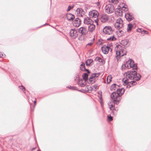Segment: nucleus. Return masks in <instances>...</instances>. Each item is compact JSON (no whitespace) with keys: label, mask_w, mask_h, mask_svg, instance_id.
Listing matches in <instances>:
<instances>
[{"label":"nucleus","mask_w":151,"mask_h":151,"mask_svg":"<svg viewBox=\"0 0 151 151\" xmlns=\"http://www.w3.org/2000/svg\"><path fill=\"white\" fill-rule=\"evenodd\" d=\"M137 70H133L132 71H128L124 74V78L123 79L124 85L130 83L132 85L136 84V82L134 81H130L129 80H134L138 81L140 80L141 76L139 74H137L136 71Z\"/></svg>","instance_id":"obj_1"},{"label":"nucleus","mask_w":151,"mask_h":151,"mask_svg":"<svg viewBox=\"0 0 151 151\" xmlns=\"http://www.w3.org/2000/svg\"><path fill=\"white\" fill-rule=\"evenodd\" d=\"M116 52V57H121L126 55L127 52L126 50L123 48L121 45H117L115 48Z\"/></svg>","instance_id":"obj_2"},{"label":"nucleus","mask_w":151,"mask_h":151,"mask_svg":"<svg viewBox=\"0 0 151 151\" xmlns=\"http://www.w3.org/2000/svg\"><path fill=\"white\" fill-rule=\"evenodd\" d=\"M128 69L132 68L133 70H137V66L136 64H135L134 61L132 59H130L124 65Z\"/></svg>","instance_id":"obj_3"},{"label":"nucleus","mask_w":151,"mask_h":151,"mask_svg":"<svg viewBox=\"0 0 151 151\" xmlns=\"http://www.w3.org/2000/svg\"><path fill=\"white\" fill-rule=\"evenodd\" d=\"M103 32L105 34L110 35L113 33L114 30L110 26H106L103 29Z\"/></svg>","instance_id":"obj_4"},{"label":"nucleus","mask_w":151,"mask_h":151,"mask_svg":"<svg viewBox=\"0 0 151 151\" xmlns=\"http://www.w3.org/2000/svg\"><path fill=\"white\" fill-rule=\"evenodd\" d=\"M123 25V22L121 18H119L117 19L114 24L115 28L119 30L122 28Z\"/></svg>","instance_id":"obj_5"},{"label":"nucleus","mask_w":151,"mask_h":151,"mask_svg":"<svg viewBox=\"0 0 151 151\" xmlns=\"http://www.w3.org/2000/svg\"><path fill=\"white\" fill-rule=\"evenodd\" d=\"M105 12L108 14L111 13L113 12L114 10V6L110 4L107 5L105 7Z\"/></svg>","instance_id":"obj_6"},{"label":"nucleus","mask_w":151,"mask_h":151,"mask_svg":"<svg viewBox=\"0 0 151 151\" xmlns=\"http://www.w3.org/2000/svg\"><path fill=\"white\" fill-rule=\"evenodd\" d=\"M78 30L75 29H71L70 30L69 35L73 39H75L78 35Z\"/></svg>","instance_id":"obj_7"},{"label":"nucleus","mask_w":151,"mask_h":151,"mask_svg":"<svg viewBox=\"0 0 151 151\" xmlns=\"http://www.w3.org/2000/svg\"><path fill=\"white\" fill-rule=\"evenodd\" d=\"M99 13L96 10H93L90 11L89 15L90 17L97 18L98 17Z\"/></svg>","instance_id":"obj_8"},{"label":"nucleus","mask_w":151,"mask_h":151,"mask_svg":"<svg viewBox=\"0 0 151 151\" xmlns=\"http://www.w3.org/2000/svg\"><path fill=\"white\" fill-rule=\"evenodd\" d=\"M101 50L103 52L104 54H107L108 53L109 51L111 50H112V49L109 46L106 45H104L101 47Z\"/></svg>","instance_id":"obj_9"},{"label":"nucleus","mask_w":151,"mask_h":151,"mask_svg":"<svg viewBox=\"0 0 151 151\" xmlns=\"http://www.w3.org/2000/svg\"><path fill=\"white\" fill-rule=\"evenodd\" d=\"M81 21L78 18H76L73 23V25L76 27H78L81 24Z\"/></svg>","instance_id":"obj_10"},{"label":"nucleus","mask_w":151,"mask_h":151,"mask_svg":"<svg viewBox=\"0 0 151 151\" xmlns=\"http://www.w3.org/2000/svg\"><path fill=\"white\" fill-rule=\"evenodd\" d=\"M125 16L126 19L128 21H130L134 19L133 15L132 13H127L125 14Z\"/></svg>","instance_id":"obj_11"},{"label":"nucleus","mask_w":151,"mask_h":151,"mask_svg":"<svg viewBox=\"0 0 151 151\" xmlns=\"http://www.w3.org/2000/svg\"><path fill=\"white\" fill-rule=\"evenodd\" d=\"M84 23L85 24L90 25L93 23L92 20L88 17H85L84 18Z\"/></svg>","instance_id":"obj_12"},{"label":"nucleus","mask_w":151,"mask_h":151,"mask_svg":"<svg viewBox=\"0 0 151 151\" xmlns=\"http://www.w3.org/2000/svg\"><path fill=\"white\" fill-rule=\"evenodd\" d=\"M78 32L82 35H86L88 33L86 29L84 27H81L78 29Z\"/></svg>","instance_id":"obj_13"},{"label":"nucleus","mask_w":151,"mask_h":151,"mask_svg":"<svg viewBox=\"0 0 151 151\" xmlns=\"http://www.w3.org/2000/svg\"><path fill=\"white\" fill-rule=\"evenodd\" d=\"M120 96L119 95L118 92H117V91L116 92H113L111 95V98L113 99L114 100V101L115 100V99H117L118 97Z\"/></svg>","instance_id":"obj_14"},{"label":"nucleus","mask_w":151,"mask_h":151,"mask_svg":"<svg viewBox=\"0 0 151 151\" xmlns=\"http://www.w3.org/2000/svg\"><path fill=\"white\" fill-rule=\"evenodd\" d=\"M109 17L106 14H103L101 17V22L104 23L106 22L108 19Z\"/></svg>","instance_id":"obj_15"},{"label":"nucleus","mask_w":151,"mask_h":151,"mask_svg":"<svg viewBox=\"0 0 151 151\" xmlns=\"http://www.w3.org/2000/svg\"><path fill=\"white\" fill-rule=\"evenodd\" d=\"M95 29V26L93 24V23L89 25L88 26V32L90 33H92L93 32Z\"/></svg>","instance_id":"obj_16"},{"label":"nucleus","mask_w":151,"mask_h":151,"mask_svg":"<svg viewBox=\"0 0 151 151\" xmlns=\"http://www.w3.org/2000/svg\"><path fill=\"white\" fill-rule=\"evenodd\" d=\"M111 35H108V36L107 37V40L108 41H115L116 40V38L115 37L113 33Z\"/></svg>","instance_id":"obj_17"},{"label":"nucleus","mask_w":151,"mask_h":151,"mask_svg":"<svg viewBox=\"0 0 151 151\" xmlns=\"http://www.w3.org/2000/svg\"><path fill=\"white\" fill-rule=\"evenodd\" d=\"M66 18L69 21H71L74 19L75 17L73 14L68 13L66 15Z\"/></svg>","instance_id":"obj_18"},{"label":"nucleus","mask_w":151,"mask_h":151,"mask_svg":"<svg viewBox=\"0 0 151 151\" xmlns=\"http://www.w3.org/2000/svg\"><path fill=\"white\" fill-rule=\"evenodd\" d=\"M79 85L81 87H84L86 84L85 81L82 79L79 80L78 83Z\"/></svg>","instance_id":"obj_19"},{"label":"nucleus","mask_w":151,"mask_h":151,"mask_svg":"<svg viewBox=\"0 0 151 151\" xmlns=\"http://www.w3.org/2000/svg\"><path fill=\"white\" fill-rule=\"evenodd\" d=\"M80 69L82 71H86L88 73H90L89 70L88 69H86L85 68V64L84 63H82L80 65Z\"/></svg>","instance_id":"obj_20"},{"label":"nucleus","mask_w":151,"mask_h":151,"mask_svg":"<svg viewBox=\"0 0 151 151\" xmlns=\"http://www.w3.org/2000/svg\"><path fill=\"white\" fill-rule=\"evenodd\" d=\"M119 88V86L118 85H117L115 84H114L111 85L110 89L112 91L113 90H116V91H117V89H118Z\"/></svg>","instance_id":"obj_21"},{"label":"nucleus","mask_w":151,"mask_h":151,"mask_svg":"<svg viewBox=\"0 0 151 151\" xmlns=\"http://www.w3.org/2000/svg\"><path fill=\"white\" fill-rule=\"evenodd\" d=\"M124 91L125 90L123 88H119L118 89H117V92H118L120 96L124 93Z\"/></svg>","instance_id":"obj_22"},{"label":"nucleus","mask_w":151,"mask_h":151,"mask_svg":"<svg viewBox=\"0 0 151 151\" xmlns=\"http://www.w3.org/2000/svg\"><path fill=\"white\" fill-rule=\"evenodd\" d=\"M108 105L111 110H116V109H114V106L115 104L113 102H110L108 104Z\"/></svg>","instance_id":"obj_23"},{"label":"nucleus","mask_w":151,"mask_h":151,"mask_svg":"<svg viewBox=\"0 0 151 151\" xmlns=\"http://www.w3.org/2000/svg\"><path fill=\"white\" fill-rule=\"evenodd\" d=\"M124 32L122 30H120V29L116 31V33L118 36L120 37L123 35L124 34Z\"/></svg>","instance_id":"obj_24"},{"label":"nucleus","mask_w":151,"mask_h":151,"mask_svg":"<svg viewBox=\"0 0 151 151\" xmlns=\"http://www.w3.org/2000/svg\"><path fill=\"white\" fill-rule=\"evenodd\" d=\"M133 27V25L132 24L130 23L128 24L127 28V32H130L131 31Z\"/></svg>","instance_id":"obj_25"},{"label":"nucleus","mask_w":151,"mask_h":151,"mask_svg":"<svg viewBox=\"0 0 151 151\" xmlns=\"http://www.w3.org/2000/svg\"><path fill=\"white\" fill-rule=\"evenodd\" d=\"M95 60L98 61L99 62L103 63L104 62V60L99 57H96L95 59Z\"/></svg>","instance_id":"obj_26"},{"label":"nucleus","mask_w":151,"mask_h":151,"mask_svg":"<svg viewBox=\"0 0 151 151\" xmlns=\"http://www.w3.org/2000/svg\"><path fill=\"white\" fill-rule=\"evenodd\" d=\"M93 62V60L91 59H88L86 62V65L87 66H89Z\"/></svg>","instance_id":"obj_27"},{"label":"nucleus","mask_w":151,"mask_h":151,"mask_svg":"<svg viewBox=\"0 0 151 151\" xmlns=\"http://www.w3.org/2000/svg\"><path fill=\"white\" fill-rule=\"evenodd\" d=\"M112 78V77L111 75H109L107 78V83H109L111 81V79Z\"/></svg>","instance_id":"obj_28"},{"label":"nucleus","mask_w":151,"mask_h":151,"mask_svg":"<svg viewBox=\"0 0 151 151\" xmlns=\"http://www.w3.org/2000/svg\"><path fill=\"white\" fill-rule=\"evenodd\" d=\"M88 74L86 73H84L83 74L82 76V77L84 81H86L88 79Z\"/></svg>","instance_id":"obj_29"},{"label":"nucleus","mask_w":151,"mask_h":151,"mask_svg":"<svg viewBox=\"0 0 151 151\" xmlns=\"http://www.w3.org/2000/svg\"><path fill=\"white\" fill-rule=\"evenodd\" d=\"M92 88L91 86L89 85H87L86 87V90L88 92H90V91H91Z\"/></svg>","instance_id":"obj_30"},{"label":"nucleus","mask_w":151,"mask_h":151,"mask_svg":"<svg viewBox=\"0 0 151 151\" xmlns=\"http://www.w3.org/2000/svg\"><path fill=\"white\" fill-rule=\"evenodd\" d=\"M77 11H79V16H81V17H82L83 16V15H84V14L82 13L81 12V14H80L81 12H83L82 9H77Z\"/></svg>","instance_id":"obj_31"},{"label":"nucleus","mask_w":151,"mask_h":151,"mask_svg":"<svg viewBox=\"0 0 151 151\" xmlns=\"http://www.w3.org/2000/svg\"><path fill=\"white\" fill-rule=\"evenodd\" d=\"M95 79H93L90 77L89 78V82L91 83H93L95 82Z\"/></svg>","instance_id":"obj_32"},{"label":"nucleus","mask_w":151,"mask_h":151,"mask_svg":"<svg viewBox=\"0 0 151 151\" xmlns=\"http://www.w3.org/2000/svg\"><path fill=\"white\" fill-rule=\"evenodd\" d=\"M109 1L110 2L114 3V4H116L118 2V0H109Z\"/></svg>","instance_id":"obj_33"},{"label":"nucleus","mask_w":151,"mask_h":151,"mask_svg":"<svg viewBox=\"0 0 151 151\" xmlns=\"http://www.w3.org/2000/svg\"><path fill=\"white\" fill-rule=\"evenodd\" d=\"M116 13H118L119 15H120L121 14H122V11L120 9H117V10H116Z\"/></svg>","instance_id":"obj_34"},{"label":"nucleus","mask_w":151,"mask_h":151,"mask_svg":"<svg viewBox=\"0 0 151 151\" xmlns=\"http://www.w3.org/2000/svg\"><path fill=\"white\" fill-rule=\"evenodd\" d=\"M120 101V100H118L117 99H115V100L114 101H114L113 102L114 103V104H118L119 103V101Z\"/></svg>","instance_id":"obj_35"},{"label":"nucleus","mask_w":151,"mask_h":151,"mask_svg":"<svg viewBox=\"0 0 151 151\" xmlns=\"http://www.w3.org/2000/svg\"><path fill=\"white\" fill-rule=\"evenodd\" d=\"M108 119L110 121H112V120H113V118H112V116H111L110 115H109L108 116Z\"/></svg>","instance_id":"obj_36"},{"label":"nucleus","mask_w":151,"mask_h":151,"mask_svg":"<svg viewBox=\"0 0 151 151\" xmlns=\"http://www.w3.org/2000/svg\"><path fill=\"white\" fill-rule=\"evenodd\" d=\"M73 8V7L71 6H69L68 8V9H67V11L68 12L70 11L71 9H72Z\"/></svg>","instance_id":"obj_37"},{"label":"nucleus","mask_w":151,"mask_h":151,"mask_svg":"<svg viewBox=\"0 0 151 151\" xmlns=\"http://www.w3.org/2000/svg\"><path fill=\"white\" fill-rule=\"evenodd\" d=\"M96 76V74H95V73H93L91 74V77L93 78V79H95Z\"/></svg>","instance_id":"obj_38"},{"label":"nucleus","mask_w":151,"mask_h":151,"mask_svg":"<svg viewBox=\"0 0 151 151\" xmlns=\"http://www.w3.org/2000/svg\"><path fill=\"white\" fill-rule=\"evenodd\" d=\"M94 40V38L93 40L91 41V42L90 43H88L87 44V45H91L93 43Z\"/></svg>","instance_id":"obj_39"},{"label":"nucleus","mask_w":151,"mask_h":151,"mask_svg":"<svg viewBox=\"0 0 151 151\" xmlns=\"http://www.w3.org/2000/svg\"><path fill=\"white\" fill-rule=\"evenodd\" d=\"M93 88H94V90L96 91L98 88V86L97 85H95L93 86Z\"/></svg>","instance_id":"obj_40"},{"label":"nucleus","mask_w":151,"mask_h":151,"mask_svg":"<svg viewBox=\"0 0 151 151\" xmlns=\"http://www.w3.org/2000/svg\"><path fill=\"white\" fill-rule=\"evenodd\" d=\"M68 88H69L70 89H73V90L76 89V87L70 86V87H68Z\"/></svg>","instance_id":"obj_41"},{"label":"nucleus","mask_w":151,"mask_h":151,"mask_svg":"<svg viewBox=\"0 0 151 151\" xmlns=\"http://www.w3.org/2000/svg\"><path fill=\"white\" fill-rule=\"evenodd\" d=\"M95 74H96V78L98 77L99 76V74L95 73Z\"/></svg>","instance_id":"obj_42"},{"label":"nucleus","mask_w":151,"mask_h":151,"mask_svg":"<svg viewBox=\"0 0 151 151\" xmlns=\"http://www.w3.org/2000/svg\"><path fill=\"white\" fill-rule=\"evenodd\" d=\"M137 31H138L139 32H140V31H141V29H137Z\"/></svg>","instance_id":"obj_43"},{"label":"nucleus","mask_w":151,"mask_h":151,"mask_svg":"<svg viewBox=\"0 0 151 151\" xmlns=\"http://www.w3.org/2000/svg\"><path fill=\"white\" fill-rule=\"evenodd\" d=\"M131 86L129 85V84L127 86V88H130Z\"/></svg>","instance_id":"obj_44"},{"label":"nucleus","mask_w":151,"mask_h":151,"mask_svg":"<svg viewBox=\"0 0 151 151\" xmlns=\"http://www.w3.org/2000/svg\"><path fill=\"white\" fill-rule=\"evenodd\" d=\"M21 86L23 88L22 90L24 89V90L25 89V88L23 86Z\"/></svg>","instance_id":"obj_45"},{"label":"nucleus","mask_w":151,"mask_h":151,"mask_svg":"<svg viewBox=\"0 0 151 151\" xmlns=\"http://www.w3.org/2000/svg\"><path fill=\"white\" fill-rule=\"evenodd\" d=\"M35 148H36V147H35V148H32V150L33 151V150H35Z\"/></svg>","instance_id":"obj_46"},{"label":"nucleus","mask_w":151,"mask_h":151,"mask_svg":"<svg viewBox=\"0 0 151 151\" xmlns=\"http://www.w3.org/2000/svg\"><path fill=\"white\" fill-rule=\"evenodd\" d=\"M36 100L35 101H34V103L35 104V105L36 104Z\"/></svg>","instance_id":"obj_47"},{"label":"nucleus","mask_w":151,"mask_h":151,"mask_svg":"<svg viewBox=\"0 0 151 151\" xmlns=\"http://www.w3.org/2000/svg\"><path fill=\"white\" fill-rule=\"evenodd\" d=\"M145 32L146 34L147 33V32L146 31H145Z\"/></svg>","instance_id":"obj_48"},{"label":"nucleus","mask_w":151,"mask_h":151,"mask_svg":"<svg viewBox=\"0 0 151 151\" xmlns=\"http://www.w3.org/2000/svg\"><path fill=\"white\" fill-rule=\"evenodd\" d=\"M1 57V53H0V58Z\"/></svg>","instance_id":"obj_49"},{"label":"nucleus","mask_w":151,"mask_h":151,"mask_svg":"<svg viewBox=\"0 0 151 151\" xmlns=\"http://www.w3.org/2000/svg\"><path fill=\"white\" fill-rule=\"evenodd\" d=\"M123 8H125V7H122V9H123Z\"/></svg>","instance_id":"obj_50"}]
</instances>
